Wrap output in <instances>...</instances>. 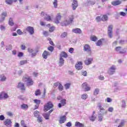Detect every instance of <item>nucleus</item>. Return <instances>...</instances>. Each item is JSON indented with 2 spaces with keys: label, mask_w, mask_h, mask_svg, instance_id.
Returning <instances> with one entry per match:
<instances>
[{
  "label": "nucleus",
  "mask_w": 127,
  "mask_h": 127,
  "mask_svg": "<svg viewBox=\"0 0 127 127\" xmlns=\"http://www.w3.org/2000/svg\"><path fill=\"white\" fill-rule=\"evenodd\" d=\"M67 35H68L67 32H64L61 35V38H65V37H66Z\"/></svg>",
  "instance_id": "27"
},
{
  "label": "nucleus",
  "mask_w": 127,
  "mask_h": 127,
  "mask_svg": "<svg viewBox=\"0 0 127 127\" xmlns=\"http://www.w3.org/2000/svg\"><path fill=\"white\" fill-rule=\"evenodd\" d=\"M38 118V122L39 123H42V117H40V116L37 117Z\"/></svg>",
  "instance_id": "47"
},
{
  "label": "nucleus",
  "mask_w": 127,
  "mask_h": 127,
  "mask_svg": "<svg viewBox=\"0 0 127 127\" xmlns=\"http://www.w3.org/2000/svg\"><path fill=\"white\" fill-rule=\"evenodd\" d=\"M82 89L85 91V92H87L88 91H90L91 90V88L88 85L86 82L83 83L82 84Z\"/></svg>",
  "instance_id": "5"
},
{
  "label": "nucleus",
  "mask_w": 127,
  "mask_h": 127,
  "mask_svg": "<svg viewBox=\"0 0 127 127\" xmlns=\"http://www.w3.org/2000/svg\"><path fill=\"white\" fill-rule=\"evenodd\" d=\"M78 6V2H77V0H73V2L72 3V7L73 10H75L76 8H77V7Z\"/></svg>",
  "instance_id": "10"
},
{
  "label": "nucleus",
  "mask_w": 127,
  "mask_h": 127,
  "mask_svg": "<svg viewBox=\"0 0 127 127\" xmlns=\"http://www.w3.org/2000/svg\"><path fill=\"white\" fill-rule=\"evenodd\" d=\"M45 19H46L47 21H50L51 20V17L50 16H48L47 14H46Z\"/></svg>",
  "instance_id": "37"
},
{
  "label": "nucleus",
  "mask_w": 127,
  "mask_h": 127,
  "mask_svg": "<svg viewBox=\"0 0 127 127\" xmlns=\"http://www.w3.org/2000/svg\"><path fill=\"white\" fill-rule=\"evenodd\" d=\"M23 80L25 81V82H27V86H31V85H33V81H32L31 78L29 77L26 78L24 77Z\"/></svg>",
  "instance_id": "3"
},
{
  "label": "nucleus",
  "mask_w": 127,
  "mask_h": 127,
  "mask_svg": "<svg viewBox=\"0 0 127 127\" xmlns=\"http://www.w3.org/2000/svg\"><path fill=\"white\" fill-rule=\"evenodd\" d=\"M21 107L23 110H27L28 109V105L27 104H22Z\"/></svg>",
  "instance_id": "25"
},
{
  "label": "nucleus",
  "mask_w": 127,
  "mask_h": 127,
  "mask_svg": "<svg viewBox=\"0 0 127 127\" xmlns=\"http://www.w3.org/2000/svg\"><path fill=\"white\" fill-rule=\"evenodd\" d=\"M99 80L103 81V80H104V79H105V78L104 77V76L100 75V76H99Z\"/></svg>",
  "instance_id": "59"
},
{
  "label": "nucleus",
  "mask_w": 127,
  "mask_h": 127,
  "mask_svg": "<svg viewBox=\"0 0 127 127\" xmlns=\"http://www.w3.org/2000/svg\"><path fill=\"white\" fill-rule=\"evenodd\" d=\"M59 90H60V91H63V86L62 85L61 83L59 84Z\"/></svg>",
  "instance_id": "44"
},
{
  "label": "nucleus",
  "mask_w": 127,
  "mask_h": 127,
  "mask_svg": "<svg viewBox=\"0 0 127 127\" xmlns=\"http://www.w3.org/2000/svg\"><path fill=\"white\" fill-rule=\"evenodd\" d=\"M43 33H44V35H45V36H48V32H47L46 31H44Z\"/></svg>",
  "instance_id": "64"
},
{
  "label": "nucleus",
  "mask_w": 127,
  "mask_h": 127,
  "mask_svg": "<svg viewBox=\"0 0 127 127\" xmlns=\"http://www.w3.org/2000/svg\"><path fill=\"white\" fill-rule=\"evenodd\" d=\"M102 41L101 40H99L97 43H96V45L97 46H101L102 45Z\"/></svg>",
  "instance_id": "43"
},
{
  "label": "nucleus",
  "mask_w": 127,
  "mask_h": 127,
  "mask_svg": "<svg viewBox=\"0 0 127 127\" xmlns=\"http://www.w3.org/2000/svg\"><path fill=\"white\" fill-rule=\"evenodd\" d=\"M4 116L3 115L0 116V121H4Z\"/></svg>",
  "instance_id": "49"
},
{
  "label": "nucleus",
  "mask_w": 127,
  "mask_h": 127,
  "mask_svg": "<svg viewBox=\"0 0 127 127\" xmlns=\"http://www.w3.org/2000/svg\"><path fill=\"white\" fill-rule=\"evenodd\" d=\"M116 51H117V52H119V51H121V47H117L116 48Z\"/></svg>",
  "instance_id": "61"
},
{
  "label": "nucleus",
  "mask_w": 127,
  "mask_h": 127,
  "mask_svg": "<svg viewBox=\"0 0 127 127\" xmlns=\"http://www.w3.org/2000/svg\"><path fill=\"white\" fill-rule=\"evenodd\" d=\"M48 49L49 51L52 52L53 51V50L54 49V48L53 46H50L49 48H48Z\"/></svg>",
  "instance_id": "46"
},
{
  "label": "nucleus",
  "mask_w": 127,
  "mask_h": 127,
  "mask_svg": "<svg viewBox=\"0 0 127 127\" xmlns=\"http://www.w3.org/2000/svg\"><path fill=\"white\" fill-rule=\"evenodd\" d=\"M35 95L36 96H39L40 95V94H41V92H40V90L39 89H37L36 91H35Z\"/></svg>",
  "instance_id": "35"
},
{
  "label": "nucleus",
  "mask_w": 127,
  "mask_h": 127,
  "mask_svg": "<svg viewBox=\"0 0 127 127\" xmlns=\"http://www.w3.org/2000/svg\"><path fill=\"white\" fill-rule=\"evenodd\" d=\"M107 103H111V102H112V99L110 98H107Z\"/></svg>",
  "instance_id": "62"
},
{
  "label": "nucleus",
  "mask_w": 127,
  "mask_h": 127,
  "mask_svg": "<svg viewBox=\"0 0 127 127\" xmlns=\"http://www.w3.org/2000/svg\"><path fill=\"white\" fill-rule=\"evenodd\" d=\"M17 33H18L19 34V35H21L23 34V32H22V31H21V30H20V29L17 30Z\"/></svg>",
  "instance_id": "45"
},
{
  "label": "nucleus",
  "mask_w": 127,
  "mask_h": 127,
  "mask_svg": "<svg viewBox=\"0 0 127 127\" xmlns=\"http://www.w3.org/2000/svg\"><path fill=\"white\" fill-rule=\"evenodd\" d=\"M3 98L4 99H6V98H8V96H7V94L4 92H1L0 94V100H1Z\"/></svg>",
  "instance_id": "14"
},
{
  "label": "nucleus",
  "mask_w": 127,
  "mask_h": 127,
  "mask_svg": "<svg viewBox=\"0 0 127 127\" xmlns=\"http://www.w3.org/2000/svg\"><path fill=\"white\" fill-rule=\"evenodd\" d=\"M66 127H70L72 126V124L71 123V122H68L66 124Z\"/></svg>",
  "instance_id": "54"
},
{
  "label": "nucleus",
  "mask_w": 127,
  "mask_h": 127,
  "mask_svg": "<svg viewBox=\"0 0 127 127\" xmlns=\"http://www.w3.org/2000/svg\"><path fill=\"white\" fill-rule=\"evenodd\" d=\"M68 51H69V53H73V52H74V49H73V48H70L69 49Z\"/></svg>",
  "instance_id": "50"
},
{
  "label": "nucleus",
  "mask_w": 127,
  "mask_h": 127,
  "mask_svg": "<svg viewBox=\"0 0 127 127\" xmlns=\"http://www.w3.org/2000/svg\"><path fill=\"white\" fill-rule=\"evenodd\" d=\"M99 90L98 88H96L95 89L94 91V95L95 96H97V95H98V94H99Z\"/></svg>",
  "instance_id": "34"
},
{
  "label": "nucleus",
  "mask_w": 127,
  "mask_h": 127,
  "mask_svg": "<svg viewBox=\"0 0 127 127\" xmlns=\"http://www.w3.org/2000/svg\"><path fill=\"white\" fill-rule=\"evenodd\" d=\"M12 0H5V2L7 4H12Z\"/></svg>",
  "instance_id": "40"
},
{
  "label": "nucleus",
  "mask_w": 127,
  "mask_h": 127,
  "mask_svg": "<svg viewBox=\"0 0 127 127\" xmlns=\"http://www.w3.org/2000/svg\"><path fill=\"white\" fill-rule=\"evenodd\" d=\"M0 77L1 78V81H5L6 78L3 74L1 75Z\"/></svg>",
  "instance_id": "42"
},
{
  "label": "nucleus",
  "mask_w": 127,
  "mask_h": 127,
  "mask_svg": "<svg viewBox=\"0 0 127 127\" xmlns=\"http://www.w3.org/2000/svg\"><path fill=\"white\" fill-rule=\"evenodd\" d=\"M27 64V61L24 60V61H21L20 62V65H24V64Z\"/></svg>",
  "instance_id": "38"
},
{
  "label": "nucleus",
  "mask_w": 127,
  "mask_h": 127,
  "mask_svg": "<svg viewBox=\"0 0 127 127\" xmlns=\"http://www.w3.org/2000/svg\"><path fill=\"white\" fill-rule=\"evenodd\" d=\"M53 107V104L51 102H48L47 104L45 105L44 111V112H47V111H49L50 109H52Z\"/></svg>",
  "instance_id": "2"
},
{
  "label": "nucleus",
  "mask_w": 127,
  "mask_h": 127,
  "mask_svg": "<svg viewBox=\"0 0 127 127\" xmlns=\"http://www.w3.org/2000/svg\"><path fill=\"white\" fill-rule=\"evenodd\" d=\"M115 69H116V66L113 65L109 69V73L110 74V75H112V74H114V73H115Z\"/></svg>",
  "instance_id": "15"
},
{
  "label": "nucleus",
  "mask_w": 127,
  "mask_h": 127,
  "mask_svg": "<svg viewBox=\"0 0 127 127\" xmlns=\"http://www.w3.org/2000/svg\"><path fill=\"white\" fill-rule=\"evenodd\" d=\"M75 127H84V124H82L80 122H76L75 123Z\"/></svg>",
  "instance_id": "22"
},
{
  "label": "nucleus",
  "mask_w": 127,
  "mask_h": 127,
  "mask_svg": "<svg viewBox=\"0 0 127 127\" xmlns=\"http://www.w3.org/2000/svg\"><path fill=\"white\" fill-rule=\"evenodd\" d=\"M101 19L102 21H106V20H108V16H106V15H104L102 16Z\"/></svg>",
  "instance_id": "31"
},
{
  "label": "nucleus",
  "mask_w": 127,
  "mask_h": 127,
  "mask_svg": "<svg viewBox=\"0 0 127 127\" xmlns=\"http://www.w3.org/2000/svg\"><path fill=\"white\" fill-rule=\"evenodd\" d=\"M114 111V108L113 107H110L108 109V111L110 112V113H112Z\"/></svg>",
  "instance_id": "57"
},
{
  "label": "nucleus",
  "mask_w": 127,
  "mask_h": 127,
  "mask_svg": "<svg viewBox=\"0 0 127 127\" xmlns=\"http://www.w3.org/2000/svg\"><path fill=\"white\" fill-rule=\"evenodd\" d=\"M14 23H13V21H12V19L10 18L9 20V25L11 26H12Z\"/></svg>",
  "instance_id": "36"
},
{
  "label": "nucleus",
  "mask_w": 127,
  "mask_h": 127,
  "mask_svg": "<svg viewBox=\"0 0 127 127\" xmlns=\"http://www.w3.org/2000/svg\"><path fill=\"white\" fill-rule=\"evenodd\" d=\"M28 51L30 53H32V52H33V50H32V49L29 48L28 49Z\"/></svg>",
  "instance_id": "58"
},
{
  "label": "nucleus",
  "mask_w": 127,
  "mask_h": 127,
  "mask_svg": "<svg viewBox=\"0 0 127 127\" xmlns=\"http://www.w3.org/2000/svg\"><path fill=\"white\" fill-rule=\"evenodd\" d=\"M34 117H36V118H38V117L40 116L39 112H38L37 111H35L34 112Z\"/></svg>",
  "instance_id": "30"
},
{
  "label": "nucleus",
  "mask_w": 127,
  "mask_h": 127,
  "mask_svg": "<svg viewBox=\"0 0 127 127\" xmlns=\"http://www.w3.org/2000/svg\"><path fill=\"white\" fill-rule=\"evenodd\" d=\"M62 57H64V58H66V57H68V55H67V53L65 52H62L61 54V58H62Z\"/></svg>",
  "instance_id": "23"
},
{
  "label": "nucleus",
  "mask_w": 127,
  "mask_h": 127,
  "mask_svg": "<svg viewBox=\"0 0 127 127\" xmlns=\"http://www.w3.org/2000/svg\"><path fill=\"white\" fill-rule=\"evenodd\" d=\"M6 16V12H3L1 14V17L0 18V22H2L4 20V18Z\"/></svg>",
  "instance_id": "16"
},
{
  "label": "nucleus",
  "mask_w": 127,
  "mask_h": 127,
  "mask_svg": "<svg viewBox=\"0 0 127 127\" xmlns=\"http://www.w3.org/2000/svg\"><path fill=\"white\" fill-rule=\"evenodd\" d=\"M25 30H26L27 31L29 32L30 34H33V33H34V29H33V27L30 26L27 27Z\"/></svg>",
  "instance_id": "9"
},
{
  "label": "nucleus",
  "mask_w": 127,
  "mask_h": 127,
  "mask_svg": "<svg viewBox=\"0 0 127 127\" xmlns=\"http://www.w3.org/2000/svg\"><path fill=\"white\" fill-rule=\"evenodd\" d=\"M84 49L85 51H87V52H91V49L90 48V46L88 45H85L84 46Z\"/></svg>",
  "instance_id": "20"
},
{
  "label": "nucleus",
  "mask_w": 127,
  "mask_h": 127,
  "mask_svg": "<svg viewBox=\"0 0 127 127\" xmlns=\"http://www.w3.org/2000/svg\"><path fill=\"white\" fill-rule=\"evenodd\" d=\"M82 62H78L75 64V68L77 70H81L82 68H83V66L82 65Z\"/></svg>",
  "instance_id": "7"
},
{
  "label": "nucleus",
  "mask_w": 127,
  "mask_h": 127,
  "mask_svg": "<svg viewBox=\"0 0 127 127\" xmlns=\"http://www.w3.org/2000/svg\"><path fill=\"white\" fill-rule=\"evenodd\" d=\"M96 21H101V20H102V18H101V17H100V16H97L96 18Z\"/></svg>",
  "instance_id": "48"
},
{
  "label": "nucleus",
  "mask_w": 127,
  "mask_h": 127,
  "mask_svg": "<svg viewBox=\"0 0 127 127\" xmlns=\"http://www.w3.org/2000/svg\"><path fill=\"white\" fill-rule=\"evenodd\" d=\"M66 122V116H64L62 117H61L60 120L59 121L60 124H64Z\"/></svg>",
  "instance_id": "13"
},
{
  "label": "nucleus",
  "mask_w": 127,
  "mask_h": 127,
  "mask_svg": "<svg viewBox=\"0 0 127 127\" xmlns=\"http://www.w3.org/2000/svg\"><path fill=\"white\" fill-rule=\"evenodd\" d=\"M108 33L109 37L112 38L113 37V25H110L108 26Z\"/></svg>",
  "instance_id": "4"
},
{
  "label": "nucleus",
  "mask_w": 127,
  "mask_h": 127,
  "mask_svg": "<svg viewBox=\"0 0 127 127\" xmlns=\"http://www.w3.org/2000/svg\"><path fill=\"white\" fill-rule=\"evenodd\" d=\"M0 28L1 30H4V29H5V27L2 25L0 26Z\"/></svg>",
  "instance_id": "63"
},
{
  "label": "nucleus",
  "mask_w": 127,
  "mask_h": 127,
  "mask_svg": "<svg viewBox=\"0 0 127 127\" xmlns=\"http://www.w3.org/2000/svg\"><path fill=\"white\" fill-rule=\"evenodd\" d=\"M122 3V1L120 0H114L112 2V4L113 5H120Z\"/></svg>",
  "instance_id": "17"
},
{
  "label": "nucleus",
  "mask_w": 127,
  "mask_h": 127,
  "mask_svg": "<svg viewBox=\"0 0 127 127\" xmlns=\"http://www.w3.org/2000/svg\"><path fill=\"white\" fill-rule=\"evenodd\" d=\"M120 15H122V16H126V15H127V13H126L124 12H121Z\"/></svg>",
  "instance_id": "55"
},
{
  "label": "nucleus",
  "mask_w": 127,
  "mask_h": 127,
  "mask_svg": "<svg viewBox=\"0 0 127 127\" xmlns=\"http://www.w3.org/2000/svg\"><path fill=\"white\" fill-rule=\"evenodd\" d=\"M90 39L92 40V41H96L98 40V38H97V37L95 36H91Z\"/></svg>",
  "instance_id": "28"
},
{
  "label": "nucleus",
  "mask_w": 127,
  "mask_h": 127,
  "mask_svg": "<svg viewBox=\"0 0 127 127\" xmlns=\"http://www.w3.org/2000/svg\"><path fill=\"white\" fill-rule=\"evenodd\" d=\"M64 64V59L63 58H61L60 59V65L62 66Z\"/></svg>",
  "instance_id": "29"
},
{
  "label": "nucleus",
  "mask_w": 127,
  "mask_h": 127,
  "mask_svg": "<svg viewBox=\"0 0 127 127\" xmlns=\"http://www.w3.org/2000/svg\"><path fill=\"white\" fill-rule=\"evenodd\" d=\"M97 119V117L94 116V115H92V116H91L90 117H89V119L92 121V122H94L95 121V120H96Z\"/></svg>",
  "instance_id": "32"
},
{
  "label": "nucleus",
  "mask_w": 127,
  "mask_h": 127,
  "mask_svg": "<svg viewBox=\"0 0 127 127\" xmlns=\"http://www.w3.org/2000/svg\"><path fill=\"white\" fill-rule=\"evenodd\" d=\"M59 85H60V83H59V82H56L54 84V87H57V86H59Z\"/></svg>",
  "instance_id": "53"
},
{
  "label": "nucleus",
  "mask_w": 127,
  "mask_h": 127,
  "mask_svg": "<svg viewBox=\"0 0 127 127\" xmlns=\"http://www.w3.org/2000/svg\"><path fill=\"white\" fill-rule=\"evenodd\" d=\"M21 49H22V50H25V45H24L23 44L21 45Z\"/></svg>",
  "instance_id": "56"
},
{
  "label": "nucleus",
  "mask_w": 127,
  "mask_h": 127,
  "mask_svg": "<svg viewBox=\"0 0 127 127\" xmlns=\"http://www.w3.org/2000/svg\"><path fill=\"white\" fill-rule=\"evenodd\" d=\"M61 20V15L59 13H58L56 18L54 20V22H55V23L58 24L60 22L59 21Z\"/></svg>",
  "instance_id": "8"
},
{
  "label": "nucleus",
  "mask_w": 127,
  "mask_h": 127,
  "mask_svg": "<svg viewBox=\"0 0 127 127\" xmlns=\"http://www.w3.org/2000/svg\"><path fill=\"white\" fill-rule=\"evenodd\" d=\"M50 115L48 113H45L43 114V116L46 120H49V116Z\"/></svg>",
  "instance_id": "26"
},
{
  "label": "nucleus",
  "mask_w": 127,
  "mask_h": 127,
  "mask_svg": "<svg viewBox=\"0 0 127 127\" xmlns=\"http://www.w3.org/2000/svg\"><path fill=\"white\" fill-rule=\"evenodd\" d=\"M61 103L59 104V108H61V107H64L66 105V99H63L61 101Z\"/></svg>",
  "instance_id": "12"
},
{
  "label": "nucleus",
  "mask_w": 127,
  "mask_h": 127,
  "mask_svg": "<svg viewBox=\"0 0 127 127\" xmlns=\"http://www.w3.org/2000/svg\"><path fill=\"white\" fill-rule=\"evenodd\" d=\"M73 19H74V16L71 15L69 17V19L67 20H65V22L62 23V26L68 25V24H70V23H72L73 21Z\"/></svg>",
  "instance_id": "1"
},
{
  "label": "nucleus",
  "mask_w": 127,
  "mask_h": 127,
  "mask_svg": "<svg viewBox=\"0 0 127 127\" xmlns=\"http://www.w3.org/2000/svg\"><path fill=\"white\" fill-rule=\"evenodd\" d=\"M55 29V28H54V27H51V28H50V29H49L50 32H53V31Z\"/></svg>",
  "instance_id": "51"
},
{
  "label": "nucleus",
  "mask_w": 127,
  "mask_h": 127,
  "mask_svg": "<svg viewBox=\"0 0 127 127\" xmlns=\"http://www.w3.org/2000/svg\"><path fill=\"white\" fill-rule=\"evenodd\" d=\"M53 5L55 8H57V6H58V0H54L53 2Z\"/></svg>",
  "instance_id": "24"
},
{
  "label": "nucleus",
  "mask_w": 127,
  "mask_h": 127,
  "mask_svg": "<svg viewBox=\"0 0 127 127\" xmlns=\"http://www.w3.org/2000/svg\"><path fill=\"white\" fill-rule=\"evenodd\" d=\"M103 120V116H100L98 117V121L99 122H102V121Z\"/></svg>",
  "instance_id": "52"
},
{
  "label": "nucleus",
  "mask_w": 127,
  "mask_h": 127,
  "mask_svg": "<svg viewBox=\"0 0 127 127\" xmlns=\"http://www.w3.org/2000/svg\"><path fill=\"white\" fill-rule=\"evenodd\" d=\"M72 32H73L74 33H78L80 34V33H82V31L80 29L76 28L72 29Z\"/></svg>",
  "instance_id": "19"
},
{
  "label": "nucleus",
  "mask_w": 127,
  "mask_h": 127,
  "mask_svg": "<svg viewBox=\"0 0 127 127\" xmlns=\"http://www.w3.org/2000/svg\"><path fill=\"white\" fill-rule=\"evenodd\" d=\"M97 107L99 108V112L102 114V115H105L107 114V111H105V108L102 107V105H101V104L99 103L97 105Z\"/></svg>",
  "instance_id": "6"
},
{
  "label": "nucleus",
  "mask_w": 127,
  "mask_h": 127,
  "mask_svg": "<svg viewBox=\"0 0 127 127\" xmlns=\"http://www.w3.org/2000/svg\"><path fill=\"white\" fill-rule=\"evenodd\" d=\"M18 88H20L22 91H25V88L24 87V84L22 83H19L18 85Z\"/></svg>",
  "instance_id": "21"
},
{
  "label": "nucleus",
  "mask_w": 127,
  "mask_h": 127,
  "mask_svg": "<svg viewBox=\"0 0 127 127\" xmlns=\"http://www.w3.org/2000/svg\"><path fill=\"white\" fill-rule=\"evenodd\" d=\"M34 102L35 104H36V105H38L39 106V105H40V103L41 101H40V100L35 99L34 100Z\"/></svg>",
  "instance_id": "33"
},
{
  "label": "nucleus",
  "mask_w": 127,
  "mask_h": 127,
  "mask_svg": "<svg viewBox=\"0 0 127 127\" xmlns=\"http://www.w3.org/2000/svg\"><path fill=\"white\" fill-rule=\"evenodd\" d=\"M50 54H51L49 53V52L45 51L42 54V56L44 59H47V57L50 56Z\"/></svg>",
  "instance_id": "11"
},
{
  "label": "nucleus",
  "mask_w": 127,
  "mask_h": 127,
  "mask_svg": "<svg viewBox=\"0 0 127 127\" xmlns=\"http://www.w3.org/2000/svg\"><path fill=\"white\" fill-rule=\"evenodd\" d=\"M70 85H71V84L66 83V84H64V87L67 90V89H69V88H70Z\"/></svg>",
  "instance_id": "41"
},
{
  "label": "nucleus",
  "mask_w": 127,
  "mask_h": 127,
  "mask_svg": "<svg viewBox=\"0 0 127 127\" xmlns=\"http://www.w3.org/2000/svg\"><path fill=\"white\" fill-rule=\"evenodd\" d=\"M92 61H93V59L91 58H87L85 61L84 63L85 65H90L91 63H92Z\"/></svg>",
  "instance_id": "18"
},
{
  "label": "nucleus",
  "mask_w": 127,
  "mask_h": 127,
  "mask_svg": "<svg viewBox=\"0 0 127 127\" xmlns=\"http://www.w3.org/2000/svg\"><path fill=\"white\" fill-rule=\"evenodd\" d=\"M87 98H88V95H87V94H83L81 96V99H82L83 100H86V99H87Z\"/></svg>",
  "instance_id": "39"
},
{
  "label": "nucleus",
  "mask_w": 127,
  "mask_h": 127,
  "mask_svg": "<svg viewBox=\"0 0 127 127\" xmlns=\"http://www.w3.org/2000/svg\"><path fill=\"white\" fill-rule=\"evenodd\" d=\"M18 56V57H22V56H23V53L22 52L19 53Z\"/></svg>",
  "instance_id": "60"
}]
</instances>
